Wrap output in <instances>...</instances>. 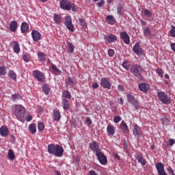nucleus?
Segmentation results:
<instances>
[{
    "label": "nucleus",
    "mask_w": 175,
    "mask_h": 175,
    "mask_svg": "<svg viewBox=\"0 0 175 175\" xmlns=\"http://www.w3.org/2000/svg\"><path fill=\"white\" fill-rule=\"evenodd\" d=\"M48 152L55 155V157H61L64 155V148L59 145L49 144L48 146Z\"/></svg>",
    "instance_id": "obj_1"
},
{
    "label": "nucleus",
    "mask_w": 175,
    "mask_h": 175,
    "mask_svg": "<svg viewBox=\"0 0 175 175\" xmlns=\"http://www.w3.org/2000/svg\"><path fill=\"white\" fill-rule=\"evenodd\" d=\"M130 72L133 76H135V77H137L141 80L142 79H143L141 73L142 68L140 67V66L136 64L131 66L130 68Z\"/></svg>",
    "instance_id": "obj_2"
},
{
    "label": "nucleus",
    "mask_w": 175,
    "mask_h": 175,
    "mask_svg": "<svg viewBox=\"0 0 175 175\" xmlns=\"http://www.w3.org/2000/svg\"><path fill=\"white\" fill-rule=\"evenodd\" d=\"M25 109L23 105H15L14 107V112L18 120H21L24 117Z\"/></svg>",
    "instance_id": "obj_3"
},
{
    "label": "nucleus",
    "mask_w": 175,
    "mask_h": 175,
    "mask_svg": "<svg viewBox=\"0 0 175 175\" xmlns=\"http://www.w3.org/2000/svg\"><path fill=\"white\" fill-rule=\"evenodd\" d=\"M157 96L164 105H170V98L167 97V94H165L163 92H159L157 94Z\"/></svg>",
    "instance_id": "obj_4"
},
{
    "label": "nucleus",
    "mask_w": 175,
    "mask_h": 175,
    "mask_svg": "<svg viewBox=\"0 0 175 175\" xmlns=\"http://www.w3.org/2000/svg\"><path fill=\"white\" fill-rule=\"evenodd\" d=\"M126 98H127V101L129 102V103H131V105H133V106H134L135 110L139 109V108L140 107V104L139 103V102H137V100H136L135 97H133L132 95L128 94L126 95Z\"/></svg>",
    "instance_id": "obj_5"
},
{
    "label": "nucleus",
    "mask_w": 175,
    "mask_h": 175,
    "mask_svg": "<svg viewBox=\"0 0 175 175\" xmlns=\"http://www.w3.org/2000/svg\"><path fill=\"white\" fill-rule=\"evenodd\" d=\"M64 24L68 31H70L71 32H75V27L72 23V18L70 17V16H66L65 17Z\"/></svg>",
    "instance_id": "obj_6"
},
{
    "label": "nucleus",
    "mask_w": 175,
    "mask_h": 175,
    "mask_svg": "<svg viewBox=\"0 0 175 175\" xmlns=\"http://www.w3.org/2000/svg\"><path fill=\"white\" fill-rule=\"evenodd\" d=\"M33 77H36L37 80L40 81V83H43L44 80H46V77L44 76V74L38 70L33 71Z\"/></svg>",
    "instance_id": "obj_7"
},
{
    "label": "nucleus",
    "mask_w": 175,
    "mask_h": 175,
    "mask_svg": "<svg viewBox=\"0 0 175 175\" xmlns=\"http://www.w3.org/2000/svg\"><path fill=\"white\" fill-rule=\"evenodd\" d=\"M96 157H97L101 165H106L107 163V158H106V156L101 151L96 152Z\"/></svg>",
    "instance_id": "obj_8"
},
{
    "label": "nucleus",
    "mask_w": 175,
    "mask_h": 175,
    "mask_svg": "<svg viewBox=\"0 0 175 175\" xmlns=\"http://www.w3.org/2000/svg\"><path fill=\"white\" fill-rule=\"evenodd\" d=\"M60 8L64 10H70L72 9V3L68 0H62L60 2Z\"/></svg>",
    "instance_id": "obj_9"
},
{
    "label": "nucleus",
    "mask_w": 175,
    "mask_h": 175,
    "mask_svg": "<svg viewBox=\"0 0 175 175\" xmlns=\"http://www.w3.org/2000/svg\"><path fill=\"white\" fill-rule=\"evenodd\" d=\"M133 50L134 53H135L137 55H138V57H140L141 55H143V54H144V51L143 50V49H142V46H140V44H139L138 42H137L134 45Z\"/></svg>",
    "instance_id": "obj_10"
},
{
    "label": "nucleus",
    "mask_w": 175,
    "mask_h": 175,
    "mask_svg": "<svg viewBox=\"0 0 175 175\" xmlns=\"http://www.w3.org/2000/svg\"><path fill=\"white\" fill-rule=\"evenodd\" d=\"M100 85L103 88H107V90H110L111 88V83L107 78H103L100 80Z\"/></svg>",
    "instance_id": "obj_11"
},
{
    "label": "nucleus",
    "mask_w": 175,
    "mask_h": 175,
    "mask_svg": "<svg viewBox=\"0 0 175 175\" xmlns=\"http://www.w3.org/2000/svg\"><path fill=\"white\" fill-rule=\"evenodd\" d=\"M133 134L137 139H139L142 136V131H140V127L137 124H135L133 129Z\"/></svg>",
    "instance_id": "obj_12"
},
{
    "label": "nucleus",
    "mask_w": 175,
    "mask_h": 175,
    "mask_svg": "<svg viewBox=\"0 0 175 175\" xmlns=\"http://www.w3.org/2000/svg\"><path fill=\"white\" fill-rule=\"evenodd\" d=\"M120 38L124 40V42L126 44H129L131 42V39L129 38V35L126 31H122L120 33Z\"/></svg>",
    "instance_id": "obj_13"
},
{
    "label": "nucleus",
    "mask_w": 175,
    "mask_h": 175,
    "mask_svg": "<svg viewBox=\"0 0 175 175\" xmlns=\"http://www.w3.org/2000/svg\"><path fill=\"white\" fill-rule=\"evenodd\" d=\"M31 36H32L33 40H34V42H39V40H40V38H42V35L40 34V33H39V31H38L36 30L32 31Z\"/></svg>",
    "instance_id": "obj_14"
},
{
    "label": "nucleus",
    "mask_w": 175,
    "mask_h": 175,
    "mask_svg": "<svg viewBox=\"0 0 175 175\" xmlns=\"http://www.w3.org/2000/svg\"><path fill=\"white\" fill-rule=\"evenodd\" d=\"M90 150H92V151H94L95 152V154H96V152H100V149H99V144L95 142L90 144Z\"/></svg>",
    "instance_id": "obj_15"
},
{
    "label": "nucleus",
    "mask_w": 175,
    "mask_h": 175,
    "mask_svg": "<svg viewBox=\"0 0 175 175\" xmlns=\"http://www.w3.org/2000/svg\"><path fill=\"white\" fill-rule=\"evenodd\" d=\"M135 158L138 161L139 163H141L142 166H146V159L143 158L142 154L137 153L135 154Z\"/></svg>",
    "instance_id": "obj_16"
},
{
    "label": "nucleus",
    "mask_w": 175,
    "mask_h": 175,
    "mask_svg": "<svg viewBox=\"0 0 175 175\" xmlns=\"http://www.w3.org/2000/svg\"><path fill=\"white\" fill-rule=\"evenodd\" d=\"M107 132L109 136H114V133H116V127H114L113 124H108Z\"/></svg>",
    "instance_id": "obj_17"
},
{
    "label": "nucleus",
    "mask_w": 175,
    "mask_h": 175,
    "mask_svg": "<svg viewBox=\"0 0 175 175\" xmlns=\"http://www.w3.org/2000/svg\"><path fill=\"white\" fill-rule=\"evenodd\" d=\"M139 88L142 92H148L150 90V85L146 83H141L139 85Z\"/></svg>",
    "instance_id": "obj_18"
},
{
    "label": "nucleus",
    "mask_w": 175,
    "mask_h": 175,
    "mask_svg": "<svg viewBox=\"0 0 175 175\" xmlns=\"http://www.w3.org/2000/svg\"><path fill=\"white\" fill-rule=\"evenodd\" d=\"M0 135L3 137H6L9 135V129L5 126L0 128Z\"/></svg>",
    "instance_id": "obj_19"
},
{
    "label": "nucleus",
    "mask_w": 175,
    "mask_h": 175,
    "mask_svg": "<svg viewBox=\"0 0 175 175\" xmlns=\"http://www.w3.org/2000/svg\"><path fill=\"white\" fill-rule=\"evenodd\" d=\"M105 39L108 42V43H113V42H116V40H117V36L113 34H109L105 36Z\"/></svg>",
    "instance_id": "obj_20"
},
{
    "label": "nucleus",
    "mask_w": 175,
    "mask_h": 175,
    "mask_svg": "<svg viewBox=\"0 0 175 175\" xmlns=\"http://www.w3.org/2000/svg\"><path fill=\"white\" fill-rule=\"evenodd\" d=\"M53 120H54V121H59V120H61V113L59 110L53 109Z\"/></svg>",
    "instance_id": "obj_21"
},
{
    "label": "nucleus",
    "mask_w": 175,
    "mask_h": 175,
    "mask_svg": "<svg viewBox=\"0 0 175 175\" xmlns=\"http://www.w3.org/2000/svg\"><path fill=\"white\" fill-rule=\"evenodd\" d=\"M18 28V24L16 21H12L10 24V29L12 32H16Z\"/></svg>",
    "instance_id": "obj_22"
},
{
    "label": "nucleus",
    "mask_w": 175,
    "mask_h": 175,
    "mask_svg": "<svg viewBox=\"0 0 175 175\" xmlns=\"http://www.w3.org/2000/svg\"><path fill=\"white\" fill-rule=\"evenodd\" d=\"M120 128L124 133H129V128H128V125L124 121H122Z\"/></svg>",
    "instance_id": "obj_23"
},
{
    "label": "nucleus",
    "mask_w": 175,
    "mask_h": 175,
    "mask_svg": "<svg viewBox=\"0 0 175 175\" xmlns=\"http://www.w3.org/2000/svg\"><path fill=\"white\" fill-rule=\"evenodd\" d=\"M156 169L157 170L158 174L160 173H163L165 172V166H163V164L162 163H157L156 164Z\"/></svg>",
    "instance_id": "obj_24"
},
{
    "label": "nucleus",
    "mask_w": 175,
    "mask_h": 175,
    "mask_svg": "<svg viewBox=\"0 0 175 175\" xmlns=\"http://www.w3.org/2000/svg\"><path fill=\"white\" fill-rule=\"evenodd\" d=\"M62 105L64 110H69L70 109V105L69 104V101L66 98H63L62 101Z\"/></svg>",
    "instance_id": "obj_25"
},
{
    "label": "nucleus",
    "mask_w": 175,
    "mask_h": 175,
    "mask_svg": "<svg viewBox=\"0 0 175 175\" xmlns=\"http://www.w3.org/2000/svg\"><path fill=\"white\" fill-rule=\"evenodd\" d=\"M106 21L108 24H110L111 25H114V24H116V19H114V17L111 15H109L107 16Z\"/></svg>",
    "instance_id": "obj_26"
},
{
    "label": "nucleus",
    "mask_w": 175,
    "mask_h": 175,
    "mask_svg": "<svg viewBox=\"0 0 175 175\" xmlns=\"http://www.w3.org/2000/svg\"><path fill=\"white\" fill-rule=\"evenodd\" d=\"M21 29L23 33H25V32H28V30L29 29V26L27 24V23L23 22L21 25Z\"/></svg>",
    "instance_id": "obj_27"
},
{
    "label": "nucleus",
    "mask_w": 175,
    "mask_h": 175,
    "mask_svg": "<svg viewBox=\"0 0 175 175\" xmlns=\"http://www.w3.org/2000/svg\"><path fill=\"white\" fill-rule=\"evenodd\" d=\"M7 157L10 161H14V159H16V156L14 155V152H13V150L9 149Z\"/></svg>",
    "instance_id": "obj_28"
},
{
    "label": "nucleus",
    "mask_w": 175,
    "mask_h": 175,
    "mask_svg": "<svg viewBox=\"0 0 175 175\" xmlns=\"http://www.w3.org/2000/svg\"><path fill=\"white\" fill-rule=\"evenodd\" d=\"M13 43H14L13 50L14 53H16V54H18V53H20V44H18V42H17L16 41H14Z\"/></svg>",
    "instance_id": "obj_29"
},
{
    "label": "nucleus",
    "mask_w": 175,
    "mask_h": 175,
    "mask_svg": "<svg viewBox=\"0 0 175 175\" xmlns=\"http://www.w3.org/2000/svg\"><path fill=\"white\" fill-rule=\"evenodd\" d=\"M29 131H30L32 135H35L36 133V124H31L29 126Z\"/></svg>",
    "instance_id": "obj_30"
},
{
    "label": "nucleus",
    "mask_w": 175,
    "mask_h": 175,
    "mask_svg": "<svg viewBox=\"0 0 175 175\" xmlns=\"http://www.w3.org/2000/svg\"><path fill=\"white\" fill-rule=\"evenodd\" d=\"M9 77L12 80L16 81L17 80V75H16V72H14V70H10L8 72Z\"/></svg>",
    "instance_id": "obj_31"
},
{
    "label": "nucleus",
    "mask_w": 175,
    "mask_h": 175,
    "mask_svg": "<svg viewBox=\"0 0 175 175\" xmlns=\"http://www.w3.org/2000/svg\"><path fill=\"white\" fill-rule=\"evenodd\" d=\"M51 72L55 75H58L59 73H61V71L54 64L51 65Z\"/></svg>",
    "instance_id": "obj_32"
},
{
    "label": "nucleus",
    "mask_w": 175,
    "mask_h": 175,
    "mask_svg": "<svg viewBox=\"0 0 175 175\" xmlns=\"http://www.w3.org/2000/svg\"><path fill=\"white\" fill-rule=\"evenodd\" d=\"M67 84L71 87H75V85H76V81L70 77H68Z\"/></svg>",
    "instance_id": "obj_33"
},
{
    "label": "nucleus",
    "mask_w": 175,
    "mask_h": 175,
    "mask_svg": "<svg viewBox=\"0 0 175 175\" xmlns=\"http://www.w3.org/2000/svg\"><path fill=\"white\" fill-rule=\"evenodd\" d=\"M63 98H67V99H70L72 98V96L70 95V93H69V91L64 90L62 93Z\"/></svg>",
    "instance_id": "obj_34"
},
{
    "label": "nucleus",
    "mask_w": 175,
    "mask_h": 175,
    "mask_svg": "<svg viewBox=\"0 0 175 175\" xmlns=\"http://www.w3.org/2000/svg\"><path fill=\"white\" fill-rule=\"evenodd\" d=\"M124 7L122 5H119L117 8V13L119 14V16H122L124 14Z\"/></svg>",
    "instance_id": "obj_35"
},
{
    "label": "nucleus",
    "mask_w": 175,
    "mask_h": 175,
    "mask_svg": "<svg viewBox=\"0 0 175 175\" xmlns=\"http://www.w3.org/2000/svg\"><path fill=\"white\" fill-rule=\"evenodd\" d=\"M53 20L55 24H61V16L59 15L55 14Z\"/></svg>",
    "instance_id": "obj_36"
},
{
    "label": "nucleus",
    "mask_w": 175,
    "mask_h": 175,
    "mask_svg": "<svg viewBox=\"0 0 175 175\" xmlns=\"http://www.w3.org/2000/svg\"><path fill=\"white\" fill-rule=\"evenodd\" d=\"M42 90H43V92H44L45 95H49V94L50 92V88L49 87V85H44L42 87Z\"/></svg>",
    "instance_id": "obj_37"
},
{
    "label": "nucleus",
    "mask_w": 175,
    "mask_h": 175,
    "mask_svg": "<svg viewBox=\"0 0 175 175\" xmlns=\"http://www.w3.org/2000/svg\"><path fill=\"white\" fill-rule=\"evenodd\" d=\"M144 16L148 17V18H150V17H152V13L150 12L148 10H145L144 12Z\"/></svg>",
    "instance_id": "obj_38"
},
{
    "label": "nucleus",
    "mask_w": 175,
    "mask_h": 175,
    "mask_svg": "<svg viewBox=\"0 0 175 175\" xmlns=\"http://www.w3.org/2000/svg\"><path fill=\"white\" fill-rule=\"evenodd\" d=\"M151 33V30L149 29V27H145L144 29V35L145 36H148Z\"/></svg>",
    "instance_id": "obj_39"
},
{
    "label": "nucleus",
    "mask_w": 175,
    "mask_h": 175,
    "mask_svg": "<svg viewBox=\"0 0 175 175\" xmlns=\"http://www.w3.org/2000/svg\"><path fill=\"white\" fill-rule=\"evenodd\" d=\"M12 100H18V99H21V96L18 94H12L11 97Z\"/></svg>",
    "instance_id": "obj_40"
},
{
    "label": "nucleus",
    "mask_w": 175,
    "mask_h": 175,
    "mask_svg": "<svg viewBox=\"0 0 175 175\" xmlns=\"http://www.w3.org/2000/svg\"><path fill=\"white\" fill-rule=\"evenodd\" d=\"M122 66L124 69H126V70H129V62H128V61H124L122 63Z\"/></svg>",
    "instance_id": "obj_41"
},
{
    "label": "nucleus",
    "mask_w": 175,
    "mask_h": 175,
    "mask_svg": "<svg viewBox=\"0 0 175 175\" xmlns=\"http://www.w3.org/2000/svg\"><path fill=\"white\" fill-rule=\"evenodd\" d=\"M67 44L68 46L69 53H73V50H75V48L73 47V44L70 42H68Z\"/></svg>",
    "instance_id": "obj_42"
},
{
    "label": "nucleus",
    "mask_w": 175,
    "mask_h": 175,
    "mask_svg": "<svg viewBox=\"0 0 175 175\" xmlns=\"http://www.w3.org/2000/svg\"><path fill=\"white\" fill-rule=\"evenodd\" d=\"M38 58L40 61H44L46 59V55L42 53H40L38 54Z\"/></svg>",
    "instance_id": "obj_43"
},
{
    "label": "nucleus",
    "mask_w": 175,
    "mask_h": 175,
    "mask_svg": "<svg viewBox=\"0 0 175 175\" xmlns=\"http://www.w3.org/2000/svg\"><path fill=\"white\" fill-rule=\"evenodd\" d=\"M38 131H44V124L43 122H38Z\"/></svg>",
    "instance_id": "obj_44"
},
{
    "label": "nucleus",
    "mask_w": 175,
    "mask_h": 175,
    "mask_svg": "<svg viewBox=\"0 0 175 175\" xmlns=\"http://www.w3.org/2000/svg\"><path fill=\"white\" fill-rule=\"evenodd\" d=\"M122 118L121 116H115L113 118V122H115V124H118V122H120V121H121Z\"/></svg>",
    "instance_id": "obj_45"
},
{
    "label": "nucleus",
    "mask_w": 175,
    "mask_h": 175,
    "mask_svg": "<svg viewBox=\"0 0 175 175\" xmlns=\"http://www.w3.org/2000/svg\"><path fill=\"white\" fill-rule=\"evenodd\" d=\"M156 72H157V75L159 76H160V77H163V72L162 71V70L161 68H157L156 70Z\"/></svg>",
    "instance_id": "obj_46"
},
{
    "label": "nucleus",
    "mask_w": 175,
    "mask_h": 175,
    "mask_svg": "<svg viewBox=\"0 0 175 175\" xmlns=\"http://www.w3.org/2000/svg\"><path fill=\"white\" fill-rule=\"evenodd\" d=\"M29 59H31V58L29 57V55H23V60L25 62H29Z\"/></svg>",
    "instance_id": "obj_47"
},
{
    "label": "nucleus",
    "mask_w": 175,
    "mask_h": 175,
    "mask_svg": "<svg viewBox=\"0 0 175 175\" xmlns=\"http://www.w3.org/2000/svg\"><path fill=\"white\" fill-rule=\"evenodd\" d=\"M170 35L172 38H175V27L172 26V29L170 30Z\"/></svg>",
    "instance_id": "obj_48"
},
{
    "label": "nucleus",
    "mask_w": 175,
    "mask_h": 175,
    "mask_svg": "<svg viewBox=\"0 0 175 175\" xmlns=\"http://www.w3.org/2000/svg\"><path fill=\"white\" fill-rule=\"evenodd\" d=\"M114 54H116V53L114 52V50L113 49L108 50V55H109V57H114Z\"/></svg>",
    "instance_id": "obj_49"
},
{
    "label": "nucleus",
    "mask_w": 175,
    "mask_h": 175,
    "mask_svg": "<svg viewBox=\"0 0 175 175\" xmlns=\"http://www.w3.org/2000/svg\"><path fill=\"white\" fill-rule=\"evenodd\" d=\"M79 23L81 27H87V23H85V21H84V19H79Z\"/></svg>",
    "instance_id": "obj_50"
},
{
    "label": "nucleus",
    "mask_w": 175,
    "mask_h": 175,
    "mask_svg": "<svg viewBox=\"0 0 175 175\" xmlns=\"http://www.w3.org/2000/svg\"><path fill=\"white\" fill-rule=\"evenodd\" d=\"M92 88H93V90H96V88H99V84H98V83L96 82H94L92 83Z\"/></svg>",
    "instance_id": "obj_51"
},
{
    "label": "nucleus",
    "mask_w": 175,
    "mask_h": 175,
    "mask_svg": "<svg viewBox=\"0 0 175 175\" xmlns=\"http://www.w3.org/2000/svg\"><path fill=\"white\" fill-rule=\"evenodd\" d=\"M5 75V68L0 67V76H3Z\"/></svg>",
    "instance_id": "obj_52"
},
{
    "label": "nucleus",
    "mask_w": 175,
    "mask_h": 175,
    "mask_svg": "<svg viewBox=\"0 0 175 175\" xmlns=\"http://www.w3.org/2000/svg\"><path fill=\"white\" fill-rule=\"evenodd\" d=\"M85 121L88 125H91V124H92V121L91 120V118L88 117L86 118Z\"/></svg>",
    "instance_id": "obj_53"
},
{
    "label": "nucleus",
    "mask_w": 175,
    "mask_h": 175,
    "mask_svg": "<svg viewBox=\"0 0 175 175\" xmlns=\"http://www.w3.org/2000/svg\"><path fill=\"white\" fill-rule=\"evenodd\" d=\"M97 5H98V8L103 6V5H105V1L100 0V1L97 3Z\"/></svg>",
    "instance_id": "obj_54"
},
{
    "label": "nucleus",
    "mask_w": 175,
    "mask_h": 175,
    "mask_svg": "<svg viewBox=\"0 0 175 175\" xmlns=\"http://www.w3.org/2000/svg\"><path fill=\"white\" fill-rule=\"evenodd\" d=\"M167 172L171 175H174V172L173 171V169L172 167H169L167 169Z\"/></svg>",
    "instance_id": "obj_55"
},
{
    "label": "nucleus",
    "mask_w": 175,
    "mask_h": 175,
    "mask_svg": "<svg viewBox=\"0 0 175 175\" xmlns=\"http://www.w3.org/2000/svg\"><path fill=\"white\" fill-rule=\"evenodd\" d=\"M32 120V116L28 115L26 118V121L27 122H29Z\"/></svg>",
    "instance_id": "obj_56"
},
{
    "label": "nucleus",
    "mask_w": 175,
    "mask_h": 175,
    "mask_svg": "<svg viewBox=\"0 0 175 175\" xmlns=\"http://www.w3.org/2000/svg\"><path fill=\"white\" fill-rule=\"evenodd\" d=\"M174 143H175V139H170V140H169V144H170V146H173L174 144Z\"/></svg>",
    "instance_id": "obj_57"
},
{
    "label": "nucleus",
    "mask_w": 175,
    "mask_h": 175,
    "mask_svg": "<svg viewBox=\"0 0 175 175\" xmlns=\"http://www.w3.org/2000/svg\"><path fill=\"white\" fill-rule=\"evenodd\" d=\"M89 175H98V173H96V172L94 170H91L89 172Z\"/></svg>",
    "instance_id": "obj_58"
},
{
    "label": "nucleus",
    "mask_w": 175,
    "mask_h": 175,
    "mask_svg": "<svg viewBox=\"0 0 175 175\" xmlns=\"http://www.w3.org/2000/svg\"><path fill=\"white\" fill-rule=\"evenodd\" d=\"M171 49L172 51L175 52V44L174 43H171Z\"/></svg>",
    "instance_id": "obj_59"
},
{
    "label": "nucleus",
    "mask_w": 175,
    "mask_h": 175,
    "mask_svg": "<svg viewBox=\"0 0 175 175\" xmlns=\"http://www.w3.org/2000/svg\"><path fill=\"white\" fill-rule=\"evenodd\" d=\"M118 89L119 90V91H123L124 90V86L121 85H119L118 86Z\"/></svg>",
    "instance_id": "obj_60"
},
{
    "label": "nucleus",
    "mask_w": 175,
    "mask_h": 175,
    "mask_svg": "<svg viewBox=\"0 0 175 175\" xmlns=\"http://www.w3.org/2000/svg\"><path fill=\"white\" fill-rule=\"evenodd\" d=\"M119 105H124V100L122 98H120L119 101H118Z\"/></svg>",
    "instance_id": "obj_61"
},
{
    "label": "nucleus",
    "mask_w": 175,
    "mask_h": 175,
    "mask_svg": "<svg viewBox=\"0 0 175 175\" xmlns=\"http://www.w3.org/2000/svg\"><path fill=\"white\" fill-rule=\"evenodd\" d=\"M55 173L56 175H61V172H59V171H55Z\"/></svg>",
    "instance_id": "obj_62"
},
{
    "label": "nucleus",
    "mask_w": 175,
    "mask_h": 175,
    "mask_svg": "<svg viewBox=\"0 0 175 175\" xmlns=\"http://www.w3.org/2000/svg\"><path fill=\"white\" fill-rule=\"evenodd\" d=\"M159 175H167V174H166V172H160V174H159Z\"/></svg>",
    "instance_id": "obj_63"
},
{
    "label": "nucleus",
    "mask_w": 175,
    "mask_h": 175,
    "mask_svg": "<svg viewBox=\"0 0 175 175\" xmlns=\"http://www.w3.org/2000/svg\"><path fill=\"white\" fill-rule=\"evenodd\" d=\"M165 79H169V75L165 74Z\"/></svg>",
    "instance_id": "obj_64"
}]
</instances>
